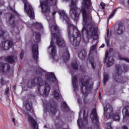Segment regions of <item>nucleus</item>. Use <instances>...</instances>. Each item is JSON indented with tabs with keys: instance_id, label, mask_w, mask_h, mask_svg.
Segmentation results:
<instances>
[{
	"instance_id": "1",
	"label": "nucleus",
	"mask_w": 129,
	"mask_h": 129,
	"mask_svg": "<svg viewBox=\"0 0 129 129\" xmlns=\"http://www.w3.org/2000/svg\"><path fill=\"white\" fill-rule=\"evenodd\" d=\"M59 15L64 20L68 25V34L70 42L73 46L78 47L81 42V33L77 30V27L71 23L69 17L64 11H60Z\"/></svg>"
},
{
	"instance_id": "2",
	"label": "nucleus",
	"mask_w": 129,
	"mask_h": 129,
	"mask_svg": "<svg viewBox=\"0 0 129 129\" xmlns=\"http://www.w3.org/2000/svg\"><path fill=\"white\" fill-rule=\"evenodd\" d=\"M81 12L83 15V21L85 23L82 32V34L84 33L85 31L87 37L88 39H93L94 37H97L98 36V31L97 28H94V27L91 26L88 28L89 24H87L88 21H92V17L91 14L89 12L86 11V9L85 8H82Z\"/></svg>"
},
{
	"instance_id": "3",
	"label": "nucleus",
	"mask_w": 129,
	"mask_h": 129,
	"mask_svg": "<svg viewBox=\"0 0 129 129\" xmlns=\"http://www.w3.org/2000/svg\"><path fill=\"white\" fill-rule=\"evenodd\" d=\"M32 85H37V93L39 95H48L51 90L50 85L41 77L33 78L31 82Z\"/></svg>"
},
{
	"instance_id": "4",
	"label": "nucleus",
	"mask_w": 129,
	"mask_h": 129,
	"mask_svg": "<svg viewBox=\"0 0 129 129\" xmlns=\"http://www.w3.org/2000/svg\"><path fill=\"white\" fill-rule=\"evenodd\" d=\"M112 112H113V108L110 104L108 103L104 106V116H105L107 119L112 118L115 121H119L120 119L119 114L117 112L114 113Z\"/></svg>"
},
{
	"instance_id": "5",
	"label": "nucleus",
	"mask_w": 129,
	"mask_h": 129,
	"mask_svg": "<svg viewBox=\"0 0 129 129\" xmlns=\"http://www.w3.org/2000/svg\"><path fill=\"white\" fill-rule=\"evenodd\" d=\"M122 68L123 70L121 71V67L120 64H116L115 67L116 68V72L115 74L113 76V78L116 81V82H118L119 83H122V81H123V77L121 76V73L124 72H127L128 71V69H127V66L126 64L122 65Z\"/></svg>"
},
{
	"instance_id": "6",
	"label": "nucleus",
	"mask_w": 129,
	"mask_h": 129,
	"mask_svg": "<svg viewBox=\"0 0 129 129\" xmlns=\"http://www.w3.org/2000/svg\"><path fill=\"white\" fill-rule=\"evenodd\" d=\"M80 82L82 84L81 86V92L85 97L88 96V93H92L91 90L93 87V85L89 84V79H87L86 80L84 78H81L79 79Z\"/></svg>"
},
{
	"instance_id": "7",
	"label": "nucleus",
	"mask_w": 129,
	"mask_h": 129,
	"mask_svg": "<svg viewBox=\"0 0 129 129\" xmlns=\"http://www.w3.org/2000/svg\"><path fill=\"white\" fill-rule=\"evenodd\" d=\"M78 8L77 7V0H72L70 5V16L75 22H78L79 20L80 14L77 12Z\"/></svg>"
},
{
	"instance_id": "8",
	"label": "nucleus",
	"mask_w": 129,
	"mask_h": 129,
	"mask_svg": "<svg viewBox=\"0 0 129 129\" xmlns=\"http://www.w3.org/2000/svg\"><path fill=\"white\" fill-rule=\"evenodd\" d=\"M55 1V3L53 4V6H56L57 5V0H45V1H42L40 3V7L41 8L42 11L44 14H50V12L51 9L49 5H48V3H53Z\"/></svg>"
},
{
	"instance_id": "9",
	"label": "nucleus",
	"mask_w": 129,
	"mask_h": 129,
	"mask_svg": "<svg viewBox=\"0 0 129 129\" xmlns=\"http://www.w3.org/2000/svg\"><path fill=\"white\" fill-rule=\"evenodd\" d=\"M23 3L24 4V10L25 12H26L29 18L33 20L34 18H35V15H34V9H33V7H32V5L26 0H24Z\"/></svg>"
},
{
	"instance_id": "10",
	"label": "nucleus",
	"mask_w": 129,
	"mask_h": 129,
	"mask_svg": "<svg viewBox=\"0 0 129 129\" xmlns=\"http://www.w3.org/2000/svg\"><path fill=\"white\" fill-rule=\"evenodd\" d=\"M52 37L55 38L56 40V44L60 48H64L66 46V43L63 38H62L60 35H57L56 33H52Z\"/></svg>"
},
{
	"instance_id": "11",
	"label": "nucleus",
	"mask_w": 129,
	"mask_h": 129,
	"mask_svg": "<svg viewBox=\"0 0 129 129\" xmlns=\"http://www.w3.org/2000/svg\"><path fill=\"white\" fill-rule=\"evenodd\" d=\"M31 50L34 60L38 62V59H39V46L38 44H33L32 45Z\"/></svg>"
},
{
	"instance_id": "12",
	"label": "nucleus",
	"mask_w": 129,
	"mask_h": 129,
	"mask_svg": "<svg viewBox=\"0 0 129 129\" xmlns=\"http://www.w3.org/2000/svg\"><path fill=\"white\" fill-rule=\"evenodd\" d=\"M108 51H107L106 52L105 54V57L104 59L105 62H106V60H107V62L106 63L107 67H110L113 63H114V59L113 58V57L112 56H109L108 57V55H109Z\"/></svg>"
},
{
	"instance_id": "13",
	"label": "nucleus",
	"mask_w": 129,
	"mask_h": 129,
	"mask_svg": "<svg viewBox=\"0 0 129 129\" xmlns=\"http://www.w3.org/2000/svg\"><path fill=\"white\" fill-rule=\"evenodd\" d=\"M28 121L30 125L33 127V129H39V126L38 125V123L37 121L34 119V118L31 116V115H28Z\"/></svg>"
},
{
	"instance_id": "14",
	"label": "nucleus",
	"mask_w": 129,
	"mask_h": 129,
	"mask_svg": "<svg viewBox=\"0 0 129 129\" xmlns=\"http://www.w3.org/2000/svg\"><path fill=\"white\" fill-rule=\"evenodd\" d=\"M91 114H92L94 116L93 119H92V122L93 123H95V124H98V122H99V121L98 120V116L97 115V112H96V108H94L92 110Z\"/></svg>"
},
{
	"instance_id": "15",
	"label": "nucleus",
	"mask_w": 129,
	"mask_h": 129,
	"mask_svg": "<svg viewBox=\"0 0 129 129\" xmlns=\"http://www.w3.org/2000/svg\"><path fill=\"white\" fill-rule=\"evenodd\" d=\"M5 61L10 64H14L16 61H18V57L14 55H10L5 58Z\"/></svg>"
},
{
	"instance_id": "16",
	"label": "nucleus",
	"mask_w": 129,
	"mask_h": 129,
	"mask_svg": "<svg viewBox=\"0 0 129 129\" xmlns=\"http://www.w3.org/2000/svg\"><path fill=\"white\" fill-rule=\"evenodd\" d=\"M6 43H7V41H5L2 42V47L3 50H10L12 47H13V41L9 40L8 42V46H6Z\"/></svg>"
},
{
	"instance_id": "17",
	"label": "nucleus",
	"mask_w": 129,
	"mask_h": 129,
	"mask_svg": "<svg viewBox=\"0 0 129 129\" xmlns=\"http://www.w3.org/2000/svg\"><path fill=\"white\" fill-rule=\"evenodd\" d=\"M49 48H52L51 49V55L52 56V59H55V56H56V53H57V49H56V46L54 44L53 40H51L50 42V45Z\"/></svg>"
},
{
	"instance_id": "18",
	"label": "nucleus",
	"mask_w": 129,
	"mask_h": 129,
	"mask_svg": "<svg viewBox=\"0 0 129 129\" xmlns=\"http://www.w3.org/2000/svg\"><path fill=\"white\" fill-rule=\"evenodd\" d=\"M45 78L47 80L51 81L52 82H55L57 80V78L55 76L54 73L51 74H47L45 75Z\"/></svg>"
},
{
	"instance_id": "19",
	"label": "nucleus",
	"mask_w": 129,
	"mask_h": 129,
	"mask_svg": "<svg viewBox=\"0 0 129 129\" xmlns=\"http://www.w3.org/2000/svg\"><path fill=\"white\" fill-rule=\"evenodd\" d=\"M50 111L52 114H56L57 113V103L55 102H52L50 104Z\"/></svg>"
},
{
	"instance_id": "20",
	"label": "nucleus",
	"mask_w": 129,
	"mask_h": 129,
	"mask_svg": "<svg viewBox=\"0 0 129 129\" xmlns=\"http://www.w3.org/2000/svg\"><path fill=\"white\" fill-rule=\"evenodd\" d=\"M125 30V27H124V24L123 23H119L117 29V33L118 35H121V34H123Z\"/></svg>"
},
{
	"instance_id": "21",
	"label": "nucleus",
	"mask_w": 129,
	"mask_h": 129,
	"mask_svg": "<svg viewBox=\"0 0 129 129\" xmlns=\"http://www.w3.org/2000/svg\"><path fill=\"white\" fill-rule=\"evenodd\" d=\"M78 82V77L77 76L75 75L72 78V85L74 88V91L75 90H78V86H77V83Z\"/></svg>"
},
{
	"instance_id": "22",
	"label": "nucleus",
	"mask_w": 129,
	"mask_h": 129,
	"mask_svg": "<svg viewBox=\"0 0 129 129\" xmlns=\"http://www.w3.org/2000/svg\"><path fill=\"white\" fill-rule=\"evenodd\" d=\"M25 108L27 111H30L31 113L35 112L33 108V104L31 102L27 101L25 104Z\"/></svg>"
},
{
	"instance_id": "23",
	"label": "nucleus",
	"mask_w": 129,
	"mask_h": 129,
	"mask_svg": "<svg viewBox=\"0 0 129 129\" xmlns=\"http://www.w3.org/2000/svg\"><path fill=\"white\" fill-rule=\"evenodd\" d=\"M87 54V53L86 52L85 50H82L78 54V57L81 60H84V59H85V58L86 57Z\"/></svg>"
},
{
	"instance_id": "24",
	"label": "nucleus",
	"mask_w": 129,
	"mask_h": 129,
	"mask_svg": "<svg viewBox=\"0 0 129 129\" xmlns=\"http://www.w3.org/2000/svg\"><path fill=\"white\" fill-rule=\"evenodd\" d=\"M35 36V41L37 43H39L41 40V34L39 32H34L33 33V37Z\"/></svg>"
},
{
	"instance_id": "25",
	"label": "nucleus",
	"mask_w": 129,
	"mask_h": 129,
	"mask_svg": "<svg viewBox=\"0 0 129 129\" xmlns=\"http://www.w3.org/2000/svg\"><path fill=\"white\" fill-rule=\"evenodd\" d=\"M90 6H91V2L90 0H84V6L85 9L89 10V9H90Z\"/></svg>"
},
{
	"instance_id": "26",
	"label": "nucleus",
	"mask_w": 129,
	"mask_h": 129,
	"mask_svg": "<svg viewBox=\"0 0 129 129\" xmlns=\"http://www.w3.org/2000/svg\"><path fill=\"white\" fill-rule=\"evenodd\" d=\"M64 55H66L64 57L65 60H66V61H68V60L70 59V53H69V51H68V48H67L66 50Z\"/></svg>"
},
{
	"instance_id": "27",
	"label": "nucleus",
	"mask_w": 129,
	"mask_h": 129,
	"mask_svg": "<svg viewBox=\"0 0 129 129\" xmlns=\"http://www.w3.org/2000/svg\"><path fill=\"white\" fill-rule=\"evenodd\" d=\"M71 65L74 70H78V63H77V61H76L75 62H72Z\"/></svg>"
},
{
	"instance_id": "28",
	"label": "nucleus",
	"mask_w": 129,
	"mask_h": 129,
	"mask_svg": "<svg viewBox=\"0 0 129 129\" xmlns=\"http://www.w3.org/2000/svg\"><path fill=\"white\" fill-rule=\"evenodd\" d=\"M89 62H90L91 67L93 69H95V62H94V59L93 58V57H91L89 59Z\"/></svg>"
},
{
	"instance_id": "29",
	"label": "nucleus",
	"mask_w": 129,
	"mask_h": 129,
	"mask_svg": "<svg viewBox=\"0 0 129 129\" xmlns=\"http://www.w3.org/2000/svg\"><path fill=\"white\" fill-rule=\"evenodd\" d=\"M109 77V76H108V74H104V85H105L106 84V82L108 81V78Z\"/></svg>"
},
{
	"instance_id": "30",
	"label": "nucleus",
	"mask_w": 129,
	"mask_h": 129,
	"mask_svg": "<svg viewBox=\"0 0 129 129\" xmlns=\"http://www.w3.org/2000/svg\"><path fill=\"white\" fill-rule=\"evenodd\" d=\"M54 97L55 99H59L60 98V95L59 93L57 92V90H55L53 91Z\"/></svg>"
},
{
	"instance_id": "31",
	"label": "nucleus",
	"mask_w": 129,
	"mask_h": 129,
	"mask_svg": "<svg viewBox=\"0 0 129 129\" xmlns=\"http://www.w3.org/2000/svg\"><path fill=\"white\" fill-rule=\"evenodd\" d=\"M104 127H105V129H112V126H111V123L108 122L106 123L104 125Z\"/></svg>"
},
{
	"instance_id": "32",
	"label": "nucleus",
	"mask_w": 129,
	"mask_h": 129,
	"mask_svg": "<svg viewBox=\"0 0 129 129\" xmlns=\"http://www.w3.org/2000/svg\"><path fill=\"white\" fill-rule=\"evenodd\" d=\"M5 34H8V32L4 30H0V38H4Z\"/></svg>"
},
{
	"instance_id": "33",
	"label": "nucleus",
	"mask_w": 129,
	"mask_h": 129,
	"mask_svg": "<svg viewBox=\"0 0 129 129\" xmlns=\"http://www.w3.org/2000/svg\"><path fill=\"white\" fill-rule=\"evenodd\" d=\"M118 58L119 60H123L124 61H125L126 62H127L128 63H129V59L126 57H122L121 55H119Z\"/></svg>"
},
{
	"instance_id": "34",
	"label": "nucleus",
	"mask_w": 129,
	"mask_h": 129,
	"mask_svg": "<svg viewBox=\"0 0 129 129\" xmlns=\"http://www.w3.org/2000/svg\"><path fill=\"white\" fill-rule=\"evenodd\" d=\"M54 30L57 33H56L57 36H60V30H59V27L57 26L54 27Z\"/></svg>"
},
{
	"instance_id": "35",
	"label": "nucleus",
	"mask_w": 129,
	"mask_h": 129,
	"mask_svg": "<svg viewBox=\"0 0 129 129\" xmlns=\"http://www.w3.org/2000/svg\"><path fill=\"white\" fill-rule=\"evenodd\" d=\"M80 70L82 72V73H85V67L82 65L80 66Z\"/></svg>"
},
{
	"instance_id": "36",
	"label": "nucleus",
	"mask_w": 129,
	"mask_h": 129,
	"mask_svg": "<svg viewBox=\"0 0 129 129\" xmlns=\"http://www.w3.org/2000/svg\"><path fill=\"white\" fill-rule=\"evenodd\" d=\"M125 115L126 116H129V106L125 107Z\"/></svg>"
},
{
	"instance_id": "37",
	"label": "nucleus",
	"mask_w": 129,
	"mask_h": 129,
	"mask_svg": "<svg viewBox=\"0 0 129 129\" xmlns=\"http://www.w3.org/2000/svg\"><path fill=\"white\" fill-rule=\"evenodd\" d=\"M10 93V88L7 86L5 89L4 94L5 95H8Z\"/></svg>"
},
{
	"instance_id": "38",
	"label": "nucleus",
	"mask_w": 129,
	"mask_h": 129,
	"mask_svg": "<svg viewBox=\"0 0 129 129\" xmlns=\"http://www.w3.org/2000/svg\"><path fill=\"white\" fill-rule=\"evenodd\" d=\"M39 70H36L35 72L37 74H42V73L44 72V70L40 68Z\"/></svg>"
},
{
	"instance_id": "39",
	"label": "nucleus",
	"mask_w": 129,
	"mask_h": 129,
	"mask_svg": "<svg viewBox=\"0 0 129 129\" xmlns=\"http://www.w3.org/2000/svg\"><path fill=\"white\" fill-rule=\"evenodd\" d=\"M83 120L86 122V123L88 122V117L87 116H85V112L83 113Z\"/></svg>"
},
{
	"instance_id": "40",
	"label": "nucleus",
	"mask_w": 129,
	"mask_h": 129,
	"mask_svg": "<svg viewBox=\"0 0 129 129\" xmlns=\"http://www.w3.org/2000/svg\"><path fill=\"white\" fill-rule=\"evenodd\" d=\"M4 69H5V63L4 62H0V70L4 71Z\"/></svg>"
},
{
	"instance_id": "41",
	"label": "nucleus",
	"mask_w": 129,
	"mask_h": 129,
	"mask_svg": "<svg viewBox=\"0 0 129 129\" xmlns=\"http://www.w3.org/2000/svg\"><path fill=\"white\" fill-rule=\"evenodd\" d=\"M116 12V9H115L113 11L112 13L109 16V19H111L113 16L115 14V13Z\"/></svg>"
},
{
	"instance_id": "42",
	"label": "nucleus",
	"mask_w": 129,
	"mask_h": 129,
	"mask_svg": "<svg viewBox=\"0 0 129 129\" xmlns=\"http://www.w3.org/2000/svg\"><path fill=\"white\" fill-rule=\"evenodd\" d=\"M0 83L2 84V85H5V84H6V81L4 80V78H2L1 80Z\"/></svg>"
},
{
	"instance_id": "43",
	"label": "nucleus",
	"mask_w": 129,
	"mask_h": 129,
	"mask_svg": "<svg viewBox=\"0 0 129 129\" xmlns=\"http://www.w3.org/2000/svg\"><path fill=\"white\" fill-rule=\"evenodd\" d=\"M13 19H15V16H14V15L11 14V15L9 17V22H11V21H12V20H13Z\"/></svg>"
},
{
	"instance_id": "44",
	"label": "nucleus",
	"mask_w": 129,
	"mask_h": 129,
	"mask_svg": "<svg viewBox=\"0 0 129 129\" xmlns=\"http://www.w3.org/2000/svg\"><path fill=\"white\" fill-rule=\"evenodd\" d=\"M96 48V45H93L91 47V50L92 51H94Z\"/></svg>"
},
{
	"instance_id": "45",
	"label": "nucleus",
	"mask_w": 129,
	"mask_h": 129,
	"mask_svg": "<svg viewBox=\"0 0 129 129\" xmlns=\"http://www.w3.org/2000/svg\"><path fill=\"white\" fill-rule=\"evenodd\" d=\"M6 65H7V71H10V70H11V66L8 63H6Z\"/></svg>"
},
{
	"instance_id": "46",
	"label": "nucleus",
	"mask_w": 129,
	"mask_h": 129,
	"mask_svg": "<svg viewBox=\"0 0 129 129\" xmlns=\"http://www.w3.org/2000/svg\"><path fill=\"white\" fill-rule=\"evenodd\" d=\"M23 58H24V52L22 50L20 54V58L22 60Z\"/></svg>"
},
{
	"instance_id": "47",
	"label": "nucleus",
	"mask_w": 129,
	"mask_h": 129,
	"mask_svg": "<svg viewBox=\"0 0 129 129\" xmlns=\"http://www.w3.org/2000/svg\"><path fill=\"white\" fill-rule=\"evenodd\" d=\"M63 104L64 105V108H68V105H67V103H66V102H63Z\"/></svg>"
},
{
	"instance_id": "48",
	"label": "nucleus",
	"mask_w": 129,
	"mask_h": 129,
	"mask_svg": "<svg viewBox=\"0 0 129 129\" xmlns=\"http://www.w3.org/2000/svg\"><path fill=\"white\" fill-rule=\"evenodd\" d=\"M105 42H106V44L107 47H108L109 46V40L105 39Z\"/></svg>"
},
{
	"instance_id": "49",
	"label": "nucleus",
	"mask_w": 129,
	"mask_h": 129,
	"mask_svg": "<svg viewBox=\"0 0 129 129\" xmlns=\"http://www.w3.org/2000/svg\"><path fill=\"white\" fill-rule=\"evenodd\" d=\"M84 104H87L88 103V101L85 98L84 99Z\"/></svg>"
},
{
	"instance_id": "50",
	"label": "nucleus",
	"mask_w": 129,
	"mask_h": 129,
	"mask_svg": "<svg viewBox=\"0 0 129 129\" xmlns=\"http://www.w3.org/2000/svg\"><path fill=\"white\" fill-rule=\"evenodd\" d=\"M11 11H12V12H13L14 14H16V15H19V14H18V12H17L16 10L13 9V8H11Z\"/></svg>"
},
{
	"instance_id": "51",
	"label": "nucleus",
	"mask_w": 129,
	"mask_h": 129,
	"mask_svg": "<svg viewBox=\"0 0 129 129\" xmlns=\"http://www.w3.org/2000/svg\"><path fill=\"white\" fill-rule=\"evenodd\" d=\"M12 26H13V27H16V22H15V20L13 21Z\"/></svg>"
},
{
	"instance_id": "52",
	"label": "nucleus",
	"mask_w": 129,
	"mask_h": 129,
	"mask_svg": "<svg viewBox=\"0 0 129 129\" xmlns=\"http://www.w3.org/2000/svg\"><path fill=\"white\" fill-rule=\"evenodd\" d=\"M99 99H101V92H100L99 93Z\"/></svg>"
},
{
	"instance_id": "53",
	"label": "nucleus",
	"mask_w": 129,
	"mask_h": 129,
	"mask_svg": "<svg viewBox=\"0 0 129 129\" xmlns=\"http://www.w3.org/2000/svg\"><path fill=\"white\" fill-rule=\"evenodd\" d=\"M101 7H102V9L104 10V5H103L102 3L100 4Z\"/></svg>"
},
{
	"instance_id": "54",
	"label": "nucleus",
	"mask_w": 129,
	"mask_h": 129,
	"mask_svg": "<svg viewBox=\"0 0 129 129\" xmlns=\"http://www.w3.org/2000/svg\"><path fill=\"white\" fill-rule=\"evenodd\" d=\"M109 36V30L108 29L107 32V38H108Z\"/></svg>"
},
{
	"instance_id": "55",
	"label": "nucleus",
	"mask_w": 129,
	"mask_h": 129,
	"mask_svg": "<svg viewBox=\"0 0 129 129\" xmlns=\"http://www.w3.org/2000/svg\"><path fill=\"white\" fill-rule=\"evenodd\" d=\"M16 119L15 118H12V121L13 122H14V124H16Z\"/></svg>"
},
{
	"instance_id": "56",
	"label": "nucleus",
	"mask_w": 129,
	"mask_h": 129,
	"mask_svg": "<svg viewBox=\"0 0 129 129\" xmlns=\"http://www.w3.org/2000/svg\"><path fill=\"white\" fill-rule=\"evenodd\" d=\"M105 46V44H102L101 46L100 47V48H104Z\"/></svg>"
},
{
	"instance_id": "57",
	"label": "nucleus",
	"mask_w": 129,
	"mask_h": 129,
	"mask_svg": "<svg viewBox=\"0 0 129 129\" xmlns=\"http://www.w3.org/2000/svg\"><path fill=\"white\" fill-rule=\"evenodd\" d=\"M56 13H57V12L56 11L52 12V16H55Z\"/></svg>"
},
{
	"instance_id": "58",
	"label": "nucleus",
	"mask_w": 129,
	"mask_h": 129,
	"mask_svg": "<svg viewBox=\"0 0 129 129\" xmlns=\"http://www.w3.org/2000/svg\"><path fill=\"white\" fill-rule=\"evenodd\" d=\"M81 124L82 126H84V124L83 123V122L82 121H81Z\"/></svg>"
},
{
	"instance_id": "59",
	"label": "nucleus",
	"mask_w": 129,
	"mask_h": 129,
	"mask_svg": "<svg viewBox=\"0 0 129 129\" xmlns=\"http://www.w3.org/2000/svg\"><path fill=\"white\" fill-rule=\"evenodd\" d=\"M77 122H78L79 125H80V124L79 123V120H77Z\"/></svg>"
},
{
	"instance_id": "60",
	"label": "nucleus",
	"mask_w": 129,
	"mask_h": 129,
	"mask_svg": "<svg viewBox=\"0 0 129 129\" xmlns=\"http://www.w3.org/2000/svg\"><path fill=\"white\" fill-rule=\"evenodd\" d=\"M2 15H3V12H0V16H2Z\"/></svg>"
},
{
	"instance_id": "61",
	"label": "nucleus",
	"mask_w": 129,
	"mask_h": 129,
	"mask_svg": "<svg viewBox=\"0 0 129 129\" xmlns=\"http://www.w3.org/2000/svg\"><path fill=\"white\" fill-rule=\"evenodd\" d=\"M110 51H113V48H110Z\"/></svg>"
},
{
	"instance_id": "62",
	"label": "nucleus",
	"mask_w": 129,
	"mask_h": 129,
	"mask_svg": "<svg viewBox=\"0 0 129 129\" xmlns=\"http://www.w3.org/2000/svg\"><path fill=\"white\" fill-rule=\"evenodd\" d=\"M88 129H92V127H89Z\"/></svg>"
},
{
	"instance_id": "63",
	"label": "nucleus",
	"mask_w": 129,
	"mask_h": 129,
	"mask_svg": "<svg viewBox=\"0 0 129 129\" xmlns=\"http://www.w3.org/2000/svg\"><path fill=\"white\" fill-rule=\"evenodd\" d=\"M13 88H14V89H15L16 88V86H14Z\"/></svg>"
}]
</instances>
